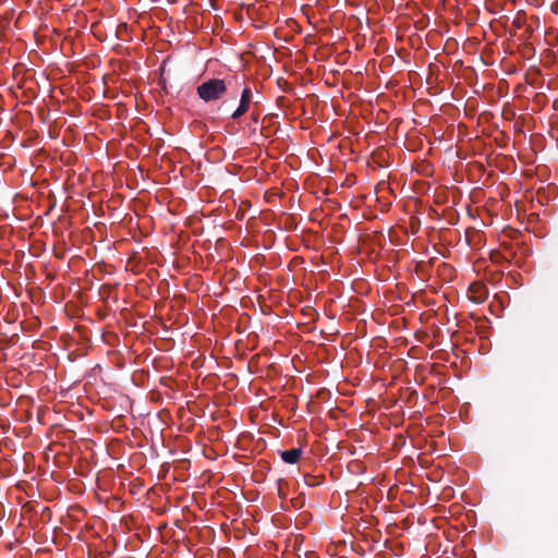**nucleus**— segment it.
I'll list each match as a JSON object with an SVG mask.
<instances>
[{
	"instance_id": "f257e3e1",
	"label": "nucleus",
	"mask_w": 558,
	"mask_h": 558,
	"mask_svg": "<svg viewBox=\"0 0 558 558\" xmlns=\"http://www.w3.org/2000/svg\"><path fill=\"white\" fill-rule=\"evenodd\" d=\"M228 90V83L222 78H209L197 86L196 93L205 102L221 99Z\"/></svg>"
},
{
	"instance_id": "f03ea898",
	"label": "nucleus",
	"mask_w": 558,
	"mask_h": 558,
	"mask_svg": "<svg viewBox=\"0 0 558 558\" xmlns=\"http://www.w3.org/2000/svg\"><path fill=\"white\" fill-rule=\"evenodd\" d=\"M253 93L250 87H245L241 93V99L239 107L233 111L232 119H239L245 114L252 104Z\"/></svg>"
},
{
	"instance_id": "7ed1b4c3",
	"label": "nucleus",
	"mask_w": 558,
	"mask_h": 558,
	"mask_svg": "<svg viewBox=\"0 0 558 558\" xmlns=\"http://www.w3.org/2000/svg\"><path fill=\"white\" fill-rule=\"evenodd\" d=\"M468 296L474 303H483L487 298V289L482 282H473L469 286Z\"/></svg>"
},
{
	"instance_id": "20e7f679",
	"label": "nucleus",
	"mask_w": 558,
	"mask_h": 558,
	"mask_svg": "<svg viewBox=\"0 0 558 558\" xmlns=\"http://www.w3.org/2000/svg\"><path fill=\"white\" fill-rule=\"evenodd\" d=\"M301 456L302 450L300 448H294L281 452V459L289 464L296 463L300 460Z\"/></svg>"
}]
</instances>
